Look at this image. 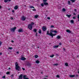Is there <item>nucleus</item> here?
I'll list each match as a JSON object with an SVG mask.
<instances>
[{
  "mask_svg": "<svg viewBox=\"0 0 79 79\" xmlns=\"http://www.w3.org/2000/svg\"><path fill=\"white\" fill-rule=\"evenodd\" d=\"M15 69L16 70L18 71H20L21 69V68L19 66H18V65H16Z\"/></svg>",
  "mask_w": 79,
  "mask_h": 79,
  "instance_id": "obj_1",
  "label": "nucleus"
},
{
  "mask_svg": "<svg viewBox=\"0 0 79 79\" xmlns=\"http://www.w3.org/2000/svg\"><path fill=\"white\" fill-rule=\"evenodd\" d=\"M16 29V27H13L12 28H11L10 31L11 32H15Z\"/></svg>",
  "mask_w": 79,
  "mask_h": 79,
  "instance_id": "obj_2",
  "label": "nucleus"
},
{
  "mask_svg": "<svg viewBox=\"0 0 79 79\" xmlns=\"http://www.w3.org/2000/svg\"><path fill=\"white\" fill-rule=\"evenodd\" d=\"M28 28L30 29V30H32V26L31 24H29L28 26Z\"/></svg>",
  "mask_w": 79,
  "mask_h": 79,
  "instance_id": "obj_3",
  "label": "nucleus"
},
{
  "mask_svg": "<svg viewBox=\"0 0 79 79\" xmlns=\"http://www.w3.org/2000/svg\"><path fill=\"white\" fill-rule=\"evenodd\" d=\"M47 27L45 26H43L42 27V29L43 32L45 31L46 30H47Z\"/></svg>",
  "mask_w": 79,
  "mask_h": 79,
  "instance_id": "obj_4",
  "label": "nucleus"
},
{
  "mask_svg": "<svg viewBox=\"0 0 79 79\" xmlns=\"http://www.w3.org/2000/svg\"><path fill=\"white\" fill-rule=\"evenodd\" d=\"M18 32H24V30H23V29L21 28V29H19L18 30Z\"/></svg>",
  "mask_w": 79,
  "mask_h": 79,
  "instance_id": "obj_5",
  "label": "nucleus"
},
{
  "mask_svg": "<svg viewBox=\"0 0 79 79\" xmlns=\"http://www.w3.org/2000/svg\"><path fill=\"white\" fill-rule=\"evenodd\" d=\"M56 35V34H53L52 33V34H51V35H50V36H51L52 38H53V36H55Z\"/></svg>",
  "mask_w": 79,
  "mask_h": 79,
  "instance_id": "obj_6",
  "label": "nucleus"
},
{
  "mask_svg": "<svg viewBox=\"0 0 79 79\" xmlns=\"http://www.w3.org/2000/svg\"><path fill=\"white\" fill-rule=\"evenodd\" d=\"M23 74L20 75V76H19V79H22L23 78Z\"/></svg>",
  "mask_w": 79,
  "mask_h": 79,
  "instance_id": "obj_7",
  "label": "nucleus"
},
{
  "mask_svg": "<svg viewBox=\"0 0 79 79\" xmlns=\"http://www.w3.org/2000/svg\"><path fill=\"white\" fill-rule=\"evenodd\" d=\"M26 18L25 17L23 16L22 18V21H25V20H26Z\"/></svg>",
  "mask_w": 79,
  "mask_h": 79,
  "instance_id": "obj_8",
  "label": "nucleus"
},
{
  "mask_svg": "<svg viewBox=\"0 0 79 79\" xmlns=\"http://www.w3.org/2000/svg\"><path fill=\"white\" fill-rule=\"evenodd\" d=\"M27 77V76L26 75H23V79H29V78L26 77Z\"/></svg>",
  "mask_w": 79,
  "mask_h": 79,
  "instance_id": "obj_9",
  "label": "nucleus"
},
{
  "mask_svg": "<svg viewBox=\"0 0 79 79\" xmlns=\"http://www.w3.org/2000/svg\"><path fill=\"white\" fill-rule=\"evenodd\" d=\"M69 77H75V75H69Z\"/></svg>",
  "mask_w": 79,
  "mask_h": 79,
  "instance_id": "obj_10",
  "label": "nucleus"
},
{
  "mask_svg": "<svg viewBox=\"0 0 79 79\" xmlns=\"http://www.w3.org/2000/svg\"><path fill=\"white\" fill-rule=\"evenodd\" d=\"M66 16L68 17L69 18H70L71 16V15L70 14L69 15H68V14L66 15Z\"/></svg>",
  "mask_w": 79,
  "mask_h": 79,
  "instance_id": "obj_11",
  "label": "nucleus"
},
{
  "mask_svg": "<svg viewBox=\"0 0 79 79\" xmlns=\"http://www.w3.org/2000/svg\"><path fill=\"white\" fill-rule=\"evenodd\" d=\"M26 60V58H25V57H22L21 60L23 61H24V60Z\"/></svg>",
  "mask_w": 79,
  "mask_h": 79,
  "instance_id": "obj_12",
  "label": "nucleus"
},
{
  "mask_svg": "<svg viewBox=\"0 0 79 79\" xmlns=\"http://www.w3.org/2000/svg\"><path fill=\"white\" fill-rule=\"evenodd\" d=\"M27 66H31V64H30V63H28L27 64Z\"/></svg>",
  "mask_w": 79,
  "mask_h": 79,
  "instance_id": "obj_13",
  "label": "nucleus"
},
{
  "mask_svg": "<svg viewBox=\"0 0 79 79\" xmlns=\"http://www.w3.org/2000/svg\"><path fill=\"white\" fill-rule=\"evenodd\" d=\"M47 35H49L50 36V35H51V33H49V31H47Z\"/></svg>",
  "mask_w": 79,
  "mask_h": 79,
  "instance_id": "obj_14",
  "label": "nucleus"
},
{
  "mask_svg": "<svg viewBox=\"0 0 79 79\" xmlns=\"http://www.w3.org/2000/svg\"><path fill=\"white\" fill-rule=\"evenodd\" d=\"M59 47V45H55L53 47V48H58Z\"/></svg>",
  "mask_w": 79,
  "mask_h": 79,
  "instance_id": "obj_15",
  "label": "nucleus"
},
{
  "mask_svg": "<svg viewBox=\"0 0 79 79\" xmlns=\"http://www.w3.org/2000/svg\"><path fill=\"white\" fill-rule=\"evenodd\" d=\"M66 32L68 33H71V31L69 30H66Z\"/></svg>",
  "mask_w": 79,
  "mask_h": 79,
  "instance_id": "obj_16",
  "label": "nucleus"
},
{
  "mask_svg": "<svg viewBox=\"0 0 79 79\" xmlns=\"http://www.w3.org/2000/svg\"><path fill=\"white\" fill-rule=\"evenodd\" d=\"M14 8L15 10H18V6H15Z\"/></svg>",
  "mask_w": 79,
  "mask_h": 79,
  "instance_id": "obj_17",
  "label": "nucleus"
},
{
  "mask_svg": "<svg viewBox=\"0 0 79 79\" xmlns=\"http://www.w3.org/2000/svg\"><path fill=\"white\" fill-rule=\"evenodd\" d=\"M44 5H48V3L47 2H44Z\"/></svg>",
  "mask_w": 79,
  "mask_h": 79,
  "instance_id": "obj_18",
  "label": "nucleus"
},
{
  "mask_svg": "<svg viewBox=\"0 0 79 79\" xmlns=\"http://www.w3.org/2000/svg\"><path fill=\"white\" fill-rule=\"evenodd\" d=\"M38 16H39V15H36L35 16L34 18H35L36 19H37V18H38Z\"/></svg>",
  "mask_w": 79,
  "mask_h": 79,
  "instance_id": "obj_19",
  "label": "nucleus"
},
{
  "mask_svg": "<svg viewBox=\"0 0 79 79\" xmlns=\"http://www.w3.org/2000/svg\"><path fill=\"white\" fill-rule=\"evenodd\" d=\"M53 32H54V31H53V30H51L50 32L51 34H53Z\"/></svg>",
  "mask_w": 79,
  "mask_h": 79,
  "instance_id": "obj_20",
  "label": "nucleus"
},
{
  "mask_svg": "<svg viewBox=\"0 0 79 79\" xmlns=\"http://www.w3.org/2000/svg\"><path fill=\"white\" fill-rule=\"evenodd\" d=\"M68 2V4L69 5H71V2H70V1H69Z\"/></svg>",
  "mask_w": 79,
  "mask_h": 79,
  "instance_id": "obj_21",
  "label": "nucleus"
},
{
  "mask_svg": "<svg viewBox=\"0 0 79 79\" xmlns=\"http://www.w3.org/2000/svg\"><path fill=\"white\" fill-rule=\"evenodd\" d=\"M57 39H61V36H58L57 37Z\"/></svg>",
  "mask_w": 79,
  "mask_h": 79,
  "instance_id": "obj_22",
  "label": "nucleus"
},
{
  "mask_svg": "<svg viewBox=\"0 0 79 79\" xmlns=\"http://www.w3.org/2000/svg\"><path fill=\"white\" fill-rule=\"evenodd\" d=\"M33 32H35V33L37 32V29H34L33 30Z\"/></svg>",
  "mask_w": 79,
  "mask_h": 79,
  "instance_id": "obj_23",
  "label": "nucleus"
},
{
  "mask_svg": "<svg viewBox=\"0 0 79 79\" xmlns=\"http://www.w3.org/2000/svg\"><path fill=\"white\" fill-rule=\"evenodd\" d=\"M38 32L39 33V34H41L42 31H41V30H40V29L39 30V31Z\"/></svg>",
  "mask_w": 79,
  "mask_h": 79,
  "instance_id": "obj_24",
  "label": "nucleus"
},
{
  "mask_svg": "<svg viewBox=\"0 0 79 79\" xmlns=\"http://www.w3.org/2000/svg\"><path fill=\"white\" fill-rule=\"evenodd\" d=\"M70 1H71L72 3H74L76 2V0H70Z\"/></svg>",
  "mask_w": 79,
  "mask_h": 79,
  "instance_id": "obj_25",
  "label": "nucleus"
},
{
  "mask_svg": "<svg viewBox=\"0 0 79 79\" xmlns=\"http://www.w3.org/2000/svg\"><path fill=\"white\" fill-rule=\"evenodd\" d=\"M36 63H40V61H39V60H36Z\"/></svg>",
  "mask_w": 79,
  "mask_h": 79,
  "instance_id": "obj_26",
  "label": "nucleus"
},
{
  "mask_svg": "<svg viewBox=\"0 0 79 79\" xmlns=\"http://www.w3.org/2000/svg\"><path fill=\"white\" fill-rule=\"evenodd\" d=\"M35 58H38V57H39V56H38V55H35Z\"/></svg>",
  "mask_w": 79,
  "mask_h": 79,
  "instance_id": "obj_27",
  "label": "nucleus"
},
{
  "mask_svg": "<svg viewBox=\"0 0 79 79\" xmlns=\"http://www.w3.org/2000/svg\"><path fill=\"white\" fill-rule=\"evenodd\" d=\"M54 55L52 54V55H51L50 56V57H51V58H53V56H54Z\"/></svg>",
  "mask_w": 79,
  "mask_h": 79,
  "instance_id": "obj_28",
  "label": "nucleus"
},
{
  "mask_svg": "<svg viewBox=\"0 0 79 79\" xmlns=\"http://www.w3.org/2000/svg\"><path fill=\"white\" fill-rule=\"evenodd\" d=\"M70 22L71 23H74V20H72L70 21Z\"/></svg>",
  "mask_w": 79,
  "mask_h": 79,
  "instance_id": "obj_29",
  "label": "nucleus"
},
{
  "mask_svg": "<svg viewBox=\"0 0 79 79\" xmlns=\"http://www.w3.org/2000/svg\"><path fill=\"white\" fill-rule=\"evenodd\" d=\"M66 10L65 8H63L62 9L63 11H64V12L66 11Z\"/></svg>",
  "mask_w": 79,
  "mask_h": 79,
  "instance_id": "obj_30",
  "label": "nucleus"
},
{
  "mask_svg": "<svg viewBox=\"0 0 79 79\" xmlns=\"http://www.w3.org/2000/svg\"><path fill=\"white\" fill-rule=\"evenodd\" d=\"M53 66H58V64H53Z\"/></svg>",
  "mask_w": 79,
  "mask_h": 79,
  "instance_id": "obj_31",
  "label": "nucleus"
},
{
  "mask_svg": "<svg viewBox=\"0 0 79 79\" xmlns=\"http://www.w3.org/2000/svg\"><path fill=\"white\" fill-rule=\"evenodd\" d=\"M65 65L66 66H68V64L67 63H65Z\"/></svg>",
  "mask_w": 79,
  "mask_h": 79,
  "instance_id": "obj_32",
  "label": "nucleus"
},
{
  "mask_svg": "<svg viewBox=\"0 0 79 79\" xmlns=\"http://www.w3.org/2000/svg\"><path fill=\"white\" fill-rule=\"evenodd\" d=\"M30 8H34V9H35V8H34V7L33 6H30Z\"/></svg>",
  "mask_w": 79,
  "mask_h": 79,
  "instance_id": "obj_33",
  "label": "nucleus"
},
{
  "mask_svg": "<svg viewBox=\"0 0 79 79\" xmlns=\"http://www.w3.org/2000/svg\"><path fill=\"white\" fill-rule=\"evenodd\" d=\"M8 0H4V2L5 3H6L7 2H8Z\"/></svg>",
  "mask_w": 79,
  "mask_h": 79,
  "instance_id": "obj_34",
  "label": "nucleus"
},
{
  "mask_svg": "<svg viewBox=\"0 0 79 79\" xmlns=\"http://www.w3.org/2000/svg\"><path fill=\"white\" fill-rule=\"evenodd\" d=\"M34 24V23H33V22H32L31 23V24H30V25H31V26H32V25H33Z\"/></svg>",
  "mask_w": 79,
  "mask_h": 79,
  "instance_id": "obj_35",
  "label": "nucleus"
},
{
  "mask_svg": "<svg viewBox=\"0 0 79 79\" xmlns=\"http://www.w3.org/2000/svg\"><path fill=\"white\" fill-rule=\"evenodd\" d=\"M12 49H13V48L12 47H9L8 48V49L10 50H12Z\"/></svg>",
  "mask_w": 79,
  "mask_h": 79,
  "instance_id": "obj_36",
  "label": "nucleus"
},
{
  "mask_svg": "<svg viewBox=\"0 0 79 79\" xmlns=\"http://www.w3.org/2000/svg\"><path fill=\"white\" fill-rule=\"evenodd\" d=\"M16 65H18V66H19V64H18V63L17 62H15V67H16Z\"/></svg>",
  "mask_w": 79,
  "mask_h": 79,
  "instance_id": "obj_37",
  "label": "nucleus"
},
{
  "mask_svg": "<svg viewBox=\"0 0 79 79\" xmlns=\"http://www.w3.org/2000/svg\"><path fill=\"white\" fill-rule=\"evenodd\" d=\"M14 76V74H12L11 75V77L12 78H13Z\"/></svg>",
  "mask_w": 79,
  "mask_h": 79,
  "instance_id": "obj_38",
  "label": "nucleus"
},
{
  "mask_svg": "<svg viewBox=\"0 0 79 79\" xmlns=\"http://www.w3.org/2000/svg\"><path fill=\"white\" fill-rule=\"evenodd\" d=\"M10 72H7L6 73V74H10Z\"/></svg>",
  "mask_w": 79,
  "mask_h": 79,
  "instance_id": "obj_39",
  "label": "nucleus"
},
{
  "mask_svg": "<svg viewBox=\"0 0 79 79\" xmlns=\"http://www.w3.org/2000/svg\"><path fill=\"white\" fill-rule=\"evenodd\" d=\"M41 6L42 7L44 6V4L42 3L41 4Z\"/></svg>",
  "mask_w": 79,
  "mask_h": 79,
  "instance_id": "obj_40",
  "label": "nucleus"
},
{
  "mask_svg": "<svg viewBox=\"0 0 79 79\" xmlns=\"http://www.w3.org/2000/svg\"><path fill=\"white\" fill-rule=\"evenodd\" d=\"M60 77V76H59V75H57L56 77H57L58 78L59 77Z\"/></svg>",
  "mask_w": 79,
  "mask_h": 79,
  "instance_id": "obj_41",
  "label": "nucleus"
},
{
  "mask_svg": "<svg viewBox=\"0 0 79 79\" xmlns=\"http://www.w3.org/2000/svg\"><path fill=\"white\" fill-rule=\"evenodd\" d=\"M35 33H36V34L35 35L36 37H37V32H36Z\"/></svg>",
  "mask_w": 79,
  "mask_h": 79,
  "instance_id": "obj_42",
  "label": "nucleus"
},
{
  "mask_svg": "<svg viewBox=\"0 0 79 79\" xmlns=\"http://www.w3.org/2000/svg\"><path fill=\"white\" fill-rule=\"evenodd\" d=\"M77 18L78 19V21L79 22V15L77 16Z\"/></svg>",
  "mask_w": 79,
  "mask_h": 79,
  "instance_id": "obj_43",
  "label": "nucleus"
},
{
  "mask_svg": "<svg viewBox=\"0 0 79 79\" xmlns=\"http://www.w3.org/2000/svg\"><path fill=\"white\" fill-rule=\"evenodd\" d=\"M54 33H57V32H57L56 31H54Z\"/></svg>",
  "mask_w": 79,
  "mask_h": 79,
  "instance_id": "obj_44",
  "label": "nucleus"
},
{
  "mask_svg": "<svg viewBox=\"0 0 79 79\" xmlns=\"http://www.w3.org/2000/svg\"><path fill=\"white\" fill-rule=\"evenodd\" d=\"M2 44V42L0 41V46Z\"/></svg>",
  "mask_w": 79,
  "mask_h": 79,
  "instance_id": "obj_45",
  "label": "nucleus"
},
{
  "mask_svg": "<svg viewBox=\"0 0 79 79\" xmlns=\"http://www.w3.org/2000/svg\"><path fill=\"white\" fill-rule=\"evenodd\" d=\"M51 28H53V27H54V26H53V25H51Z\"/></svg>",
  "mask_w": 79,
  "mask_h": 79,
  "instance_id": "obj_46",
  "label": "nucleus"
},
{
  "mask_svg": "<svg viewBox=\"0 0 79 79\" xmlns=\"http://www.w3.org/2000/svg\"><path fill=\"white\" fill-rule=\"evenodd\" d=\"M32 10L33 11H36V9H33Z\"/></svg>",
  "mask_w": 79,
  "mask_h": 79,
  "instance_id": "obj_47",
  "label": "nucleus"
},
{
  "mask_svg": "<svg viewBox=\"0 0 79 79\" xmlns=\"http://www.w3.org/2000/svg\"><path fill=\"white\" fill-rule=\"evenodd\" d=\"M48 19H50V17H47Z\"/></svg>",
  "mask_w": 79,
  "mask_h": 79,
  "instance_id": "obj_48",
  "label": "nucleus"
},
{
  "mask_svg": "<svg viewBox=\"0 0 79 79\" xmlns=\"http://www.w3.org/2000/svg\"><path fill=\"white\" fill-rule=\"evenodd\" d=\"M43 1L44 2H46L47 1V0H43Z\"/></svg>",
  "mask_w": 79,
  "mask_h": 79,
  "instance_id": "obj_49",
  "label": "nucleus"
},
{
  "mask_svg": "<svg viewBox=\"0 0 79 79\" xmlns=\"http://www.w3.org/2000/svg\"><path fill=\"white\" fill-rule=\"evenodd\" d=\"M63 50H64V51H65L66 50L65 49V48H63Z\"/></svg>",
  "mask_w": 79,
  "mask_h": 79,
  "instance_id": "obj_50",
  "label": "nucleus"
},
{
  "mask_svg": "<svg viewBox=\"0 0 79 79\" xmlns=\"http://www.w3.org/2000/svg\"><path fill=\"white\" fill-rule=\"evenodd\" d=\"M76 17L75 16L73 17V19H76Z\"/></svg>",
  "mask_w": 79,
  "mask_h": 79,
  "instance_id": "obj_51",
  "label": "nucleus"
},
{
  "mask_svg": "<svg viewBox=\"0 0 79 79\" xmlns=\"http://www.w3.org/2000/svg\"><path fill=\"white\" fill-rule=\"evenodd\" d=\"M5 78H6L5 76H4L2 77V78H4L5 79Z\"/></svg>",
  "mask_w": 79,
  "mask_h": 79,
  "instance_id": "obj_52",
  "label": "nucleus"
},
{
  "mask_svg": "<svg viewBox=\"0 0 79 79\" xmlns=\"http://www.w3.org/2000/svg\"><path fill=\"white\" fill-rule=\"evenodd\" d=\"M59 44L60 45H62V44L61 43H59Z\"/></svg>",
  "mask_w": 79,
  "mask_h": 79,
  "instance_id": "obj_53",
  "label": "nucleus"
},
{
  "mask_svg": "<svg viewBox=\"0 0 79 79\" xmlns=\"http://www.w3.org/2000/svg\"><path fill=\"white\" fill-rule=\"evenodd\" d=\"M22 69L23 70V71H24V70H25V69L23 68H22Z\"/></svg>",
  "mask_w": 79,
  "mask_h": 79,
  "instance_id": "obj_54",
  "label": "nucleus"
},
{
  "mask_svg": "<svg viewBox=\"0 0 79 79\" xmlns=\"http://www.w3.org/2000/svg\"><path fill=\"white\" fill-rule=\"evenodd\" d=\"M74 11H75V12H77V10L76 9H75L74 10Z\"/></svg>",
  "mask_w": 79,
  "mask_h": 79,
  "instance_id": "obj_55",
  "label": "nucleus"
},
{
  "mask_svg": "<svg viewBox=\"0 0 79 79\" xmlns=\"http://www.w3.org/2000/svg\"><path fill=\"white\" fill-rule=\"evenodd\" d=\"M12 12L13 13H15V10H12Z\"/></svg>",
  "mask_w": 79,
  "mask_h": 79,
  "instance_id": "obj_56",
  "label": "nucleus"
},
{
  "mask_svg": "<svg viewBox=\"0 0 79 79\" xmlns=\"http://www.w3.org/2000/svg\"><path fill=\"white\" fill-rule=\"evenodd\" d=\"M11 42H12V43H14V41L13 40H11Z\"/></svg>",
  "mask_w": 79,
  "mask_h": 79,
  "instance_id": "obj_57",
  "label": "nucleus"
},
{
  "mask_svg": "<svg viewBox=\"0 0 79 79\" xmlns=\"http://www.w3.org/2000/svg\"><path fill=\"white\" fill-rule=\"evenodd\" d=\"M73 15H76V13H73Z\"/></svg>",
  "mask_w": 79,
  "mask_h": 79,
  "instance_id": "obj_58",
  "label": "nucleus"
},
{
  "mask_svg": "<svg viewBox=\"0 0 79 79\" xmlns=\"http://www.w3.org/2000/svg\"><path fill=\"white\" fill-rule=\"evenodd\" d=\"M11 19H12V20H13V17H11L10 18Z\"/></svg>",
  "mask_w": 79,
  "mask_h": 79,
  "instance_id": "obj_59",
  "label": "nucleus"
},
{
  "mask_svg": "<svg viewBox=\"0 0 79 79\" xmlns=\"http://www.w3.org/2000/svg\"><path fill=\"white\" fill-rule=\"evenodd\" d=\"M77 77H78V75H77L76 76V77L77 78Z\"/></svg>",
  "mask_w": 79,
  "mask_h": 79,
  "instance_id": "obj_60",
  "label": "nucleus"
},
{
  "mask_svg": "<svg viewBox=\"0 0 79 79\" xmlns=\"http://www.w3.org/2000/svg\"><path fill=\"white\" fill-rule=\"evenodd\" d=\"M0 55H2V52H0Z\"/></svg>",
  "mask_w": 79,
  "mask_h": 79,
  "instance_id": "obj_61",
  "label": "nucleus"
},
{
  "mask_svg": "<svg viewBox=\"0 0 79 79\" xmlns=\"http://www.w3.org/2000/svg\"><path fill=\"white\" fill-rule=\"evenodd\" d=\"M16 53H17L18 54V53H19V52H17Z\"/></svg>",
  "mask_w": 79,
  "mask_h": 79,
  "instance_id": "obj_62",
  "label": "nucleus"
},
{
  "mask_svg": "<svg viewBox=\"0 0 79 79\" xmlns=\"http://www.w3.org/2000/svg\"><path fill=\"white\" fill-rule=\"evenodd\" d=\"M2 8V6H0V9H1Z\"/></svg>",
  "mask_w": 79,
  "mask_h": 79,
  "instance_id": "obj_63",
  "label": "nucleus"
},
{
  "mask_svg": "<svg viewBox=\"0 0 79 79\" xmlns=\"http://www.w3.org/2000/svg\"><path fill=\"white\" fill-rule=\"evenodd\" d=\"M8 69H11V68L9 67Z\"/></svg>",
  "mask_w": 79,
  "mask_h": 79,
  "instance_id": "obj_64",
  "label": "nucleus"
}]
</instances>
